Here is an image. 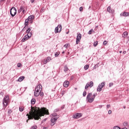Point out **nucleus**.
<instances>
[{
  "label": "nucleus",
  "instance_id": "obj_12",
  "mask_svg": "<svg viewBox=\"0 0 129 129\" xmlns=\"http://www.w3.org/2000/svg\"><path fill=\"white\" fill-rule=\"evenodd\" d=\"M81 34L80 33H77V36L76 38V44L77 45H78L79 44V42H80V40H81Z\"/></svg>",
  "mask_w": 129,
  "mask_h": 129
},
{
  "label": "nucleus",
  "instance_id": "obj_11",
  "mask_svg": "<svg viewBox=\"0 0 129 129\" xmlns=\"http://www.w3.org/2000/svg\"><path fill=\"white\" fill-rule=\"evenodd\" d=\"M82 116V113H77L75 115H73V118H75V119H77L78 118H80Z\"/></svg>",
  "mask_w": 129,
  "mask_h": 129
},
{
  "label": "nucleus",
  "instance_id": "obj_31",
  "mask_svg": "<svg viewBox=\"0 0 129 129\" xmlns=\"http://www.w3.org/2000/svg\"><path fill=\"white\" fill-rule=\"evenodd\" d=\"M127 124H128V123H127V122H124L123 123V125H124V126H127Z\"/></svg>",
  "mask_w": 129,
  "mask_h": 129
},
{
  "label": "nucleus",
  "instance_id": "obj_5",
  "mask_svg": "<svg viewBox=\"0 0 129 129\" xmlns=\"http://www.w3.org/2000/svg\"><path fill=\"white\" fill-rule=\"evenodd\" d=\"M42 85L41 84H38L37 87L35 89L34 91V96L35 93H39V92H40L42 91Z\"/></svg>",
  "mask_w": 129,
  "mask_h": 129
},
{
  "label": "nucleus",
  "instance_id": "obj_56",
  "mask_svg": "<svg viewBox=\"0 0 129 129\" xmlns=\"http://www.w3.org/2000/svg\"><path fill=\"white\" fill-rule=\"evenodd\" d=\"M43 129H48V127H44Z\"/></svg>",
  "mask_w": 129,
  "mask_h": 129
},
{
  "label": "nucleus",
  "instance_id": "obj_15",
  "mask_svg": "<svg viewBox=\"0 0 129 129\" xmlns=\"http://www.w3.org/2000/svg\"><path fill=\"white\" fill-rule=\"evenodd\" d=\"M120 16H123V17H129L128 12H123L120 14Z\"/></svg>",
  "mask_w": 129,
  "mask_h": 129
},
{
  "label": "nucleus",
  "instance_id": "obj_2",
  "mask_svg": "<svg viewBox=\"0 0 129 129\" xmlns=\"http://www.w3.org/2000/svg\"><path fill=\"white\" fill-rule=\"evenodd\" d=\"M54 116L51 117V119H50V125L51 126H53L54 125V124L56 123V122L57 121V119H58V118H59L58 117H56V116L57 115L56 114H54L53 115Z\"/></svg>",
  "mask_w": 129,
  "mask_h": 129
},
{
  "label": "nucleus",
  "instance_id": "obj_8",
  "mask_svg": "<svg viewBox=\"0 0 129 129\" xmlns=\"http://www.w3.org/2000/svg\"><path fill=\"white\" fill-rule=\"evenodd\" d=\"M61 31H62V25L59 24L57 27L55 28V33L57 34V33H60Z\"/></svg>",
  "mask_w": 129,
  "mask_h": 129
},
{
  "label": "nucleus",
  "instance_id": "obj_38",
  "mask_svg": "<svg viewBox=\"0 0 129 129\" xmlns=\"http://www.w3.org/2000/svg\"><path fill=\"white\" fill-rule=\"evenodd\" d=\"M69 46V44H66L64 45L63 47H64V48H68Z\"/></svg>",
  "mask_w": 129,
  "mask_h": 129
},
{
  "label": "nucleus",
  "instance_id": "obj_52",
  "mask_svg": "<svg viewBox=\"0 0 129 129\" xmlns=\"http://www.w3.org/2000/svg\"><path fill=\"white\" fill-rule=\"evenodd\" d=\"M25 28H26V26L25 25V26L24 27V28H23L22 31H25Z\"/></svg>",
  "mask_w": 129,
  "mask_h": 129
},
{
  "label": "nucleus",
  "instance_id": "obj_28",
  "mask_svg": "<svg viewBox=\"0 0 129 129\" xmlns=\"http://www.w3.org/2000/svg\"><path fill=\"white\" fill-rule=\"evenodd\" d=\"M46 61H47L48 62H50V61H51V57H50L49 56H48L47 57V58L46 59Z\"/></svg>",
  "mask_w": 129,
  "mask_h": 129
},
{
  "label": "nucleus",
  "instance_id": "obj_16",
  "mask_svg": "<svg viewBox=\"0 0 129 129\" xmlns=\"http://www.w3.org/2000/svg\"><path fill=\"white\" fill-rule=\"evenodd\" d=\"M69 81H65L64 82H63V86L64 87H68V86H69Z\"/></svg>",
  "mask_w": 129,
  "mask_h": 129
},
{
  "label": "nucleus",
  "instance_id": "obj_63",
  "mask_svg": "<svg viewBox=\"0 0 129 129\" xmlns=\"http://www.w3.org/2000/svg\"><path fill=\"white\" fill-rule=\"evenodd\" d=\"M75 89L77 90V88H75Z\"/></svg>",
  "mask_w": 129,
  "mask_h": 129
},
{
  "label": "nucleus",
  "instance_id": "obj_37",
  "mask_svg": "<svg viewBox=\"0 0 129 129\" xmlns=\"http://www.w3.org/2000/svg\"><path fill=\"white\" fill-rule=\"evenodd\" d=\"M24 9L25 8L24 7H21L20 8V12H22Z\"/></svg>",
  "mask_w": 129,
  "mask_h": 129
},
{
  "label": "nucleus",
  "instance_id": "obj_46",
  "mask_svg": "<svg viewBox=\"0 0 129 129\" xmlns=\"http://www.w3.org/2000/svg\"><path fill=\"white\" fill-rule=\"evenodd\" d=\"M109 107H110V105L107 104V108H109Z\"/></svg>",
  "mask_w": 129,
  "mask_h": 129
},
{
  "label": "nucleus",
  "instance_id": "obj_9",
  "mask_svg": "<svg viewBox=\"0 0 129 129\" xmlns=\"http://www.w3.org/2000/svg\"><path fill=\"white\" fill-rule=\"evenodd\" d=\"M30 38H31V34H29V35H26L22 39L21 42H26V41H27V40H29V39H30Z\"/></svg>",
  "mask_w": 129,
  "mask_h": 129
},
{
  "label": "nucleus",
  "instance_id": "obj_32",
  "mask_svg": "<svg viewBox=\"0 0 129 129\" xmlns=\"http://www.w3.org/2000/svg\"><path fill=\"white\" fill-rule=\"evenodd\" d=\"M37 125H33L31 127V129H37Z\"/></svg>",
  "mask_w": 129,
  "mask_h": 129
},
{
  "label": "nucleus",
  "instance_id": "obj_1",
  "mask_svg": "<svg viewBox=\"0 0 129 129\" xmlns=\"http://www.w3.org/2000/svg\"><path fill=\"white\" fill-rule=\"evenodd\" d=\"M31 112H30V115L27 114L29 119H35V120H39L42 116H44L45 114L49 115V110L45 107H42L41 109L39 107H34L31 106Z\"/></svg>",
  "mask_w": 129,
  "mask_h": 129
},
{
  "label": "nucleus",
  "instance_id": "obj_62",
  "mask_svg": "<svg viewBox=\"0 0 129 129\" xmlns=\"http://www.w3.org/2000/svg\"><path fill=\"white\" fill-rule=\"evenodd\" d=\"M62 95H64V93H62Z\"/></svg>",
  "mask_w": 129,
  "mask_h": 129
},
{
  "label": "nucleus",
  "instance_id": "obj_23",
  "mask_svg": "<svg viewBox=\"0 0 129 129\" xmlns=\"http://www.w3.org/2000/svg\"><path fill=\"white\" fill-rule=\"evenodd\" d=\"M26 33H27V34L29 36V34H30L31 37H32V32H30L28 29L26 30Z\"/></svg>",
  "mask_w": 129,
  "mask_h": 129
},
{
  "label": "nucleus",
  "instance_id": "obj_14",
  "mask_svg": "<svg viewBox=\"0 0 129 129\" xmlns=\"http://www.w3.org/2000/svg\"><path fill=\"white\" fill-rule=\"evenodd\" d=\"M41 96V97H43L44 96V93L41 91L38 93H35L34 96H36V97H38V96Z\"/></svg>",
  "mask_w": 129,
  "mask_h": 129
},
{
  "label": "nucleus",
  "instance_id": "obj_26",
  "mask_svg": "<svg viewBox=\"0 0 129 129\" xmlns=\"http://www.w3.org/2000/svg\"><path fill=\"white\" fill-rule=\"evenodd\" d=\"M19 111H24V107H19Z\"/></svg>",
  "mask_w": 129,
  "mask_h": 129
},
{
  "label": "nucleus",
  "instance_id": "obj_21",
  "mask_svg": "<svg viewBox=\"0 0 129 129\" xmlns=\"http://www.w3.org/2000/svg\"><path fill=\"white\" fill-rule=\"evenodd\" d=\"M107 12H108L109 13H111L112 12V9H111L110 6L108 7L107 8Z\"/></svg>",
  "mask_w": 129,
  "mask_h": 129
},
{
  "label": "nucleus",
  "instance_id": "obj_3",
  "mask_svg": "<svg viewBox=\"0 0 129 129\" xmlns=\"http://www.w3.org/2000/svg\"><path fill=\"white\" fill-rule=\"evenodd\" d=\"M10 100V97L8 96H5L3 100V106L4 108H6L7 106H8V104L9 103V101Z\"/></svg>",
  "mask_w": 129,
  "mask_h": 129
},
{
  "label": "nucleus",
  "instance_id": "obj_57",
  "mask_svg": "<svg viewBox=\"0 0 129 129\" xmlns=\"http://www.w3.org/2000/svg\"><path fill=\"white\" fill-rule=\"evenodd\" d=\"M5 1L6 0H0V2H5Z\"/></svg>",
  "mask_w": 129,
  "mask_h": 129
},
{
  "label": "nucleus",
  "instance_id": "obj_17",
  "mask_svg": "<svg viewBox=\"0 0 129 129\" xmlns=\"http://www.w3.org/2000/svg\"><path fill=\"white\" fill-rule=\"evenodd\" d=\"M63 71L65 72V73H67L68 71H69V69L68 68V67H67V65H66L63 68Z\"/></svg>",
  "mask_w": 129,
  "mask_h": 129
},
{
  "label": "nucleus",
  "instance_id": "obj_4",
  "mask_svg": "<svg viewBox=\"0 0 129 129\" xmlns=\"http://www.w3.org/2000/svg\"><path fill=\"white\" fill-rule=\"evenodd\" d=\"M92 96V93H90L88 94L87 96L86 100L88 102H89V103H92V102L94 101V98H93L92 97H91Z\"/></svg>",
  "mask_w": 129,
  "mask_h": 129
},
{
  "label": "nucleus",
  "instance_id": "obj_10",
  "mask_svg": "<svg viewBox=\"0 0 129 129\" xmlns=\"http://www.w3.org/2000/svg\"><path fill=\"white\" fill-rule=\"evenodd\" d=\"M93 87V82L91 81L90 82H88L85 87V89H87V88H88V87H89L90 88H91V87Z\"/></svg>",
  "mask_w": 129,
  "mask_h": 129
},
{
  "label": "nucleus",
  "instance_id": "obj_41",
  "mask_svg": "<svg viewBox=\"0 0 129 129\" xmlns=\"http://www.w3.org/2000/svg\"><path fill=\"white\" fill-rule=\"evenodd\" d=\"M103 44V45H104V46H105V45H106V44H107V41H106V40L104 41Z\"/></svg>",
  "mask_w": 129,
  "mask_h": 129
},
{
  "label": "nucleus",
  "instance_id": "obj_33",
  "mask_svg": "<svg viewBox=\"0 0 129 129\" xmlns=\"http://www.w3.org/2000/svg\"><path fill=\"white\" fill-rule=\"evenodd\" d=\"M113 86V83H110L109 84V87H112Z\"/></svg>",
  "mask_w": 129,
  "mask_h": 129
},
{
  "label": "nucleus",
  "instance_id": "obj_18",
  "mask_svg": "<svg viewBox=\"0 0 129 129\" xmlns=\"http://www.w3.org/2000/svg\"><path fill=\"white\" fill-rule=\"evenodd\" d=\"M128 35V33L126 31H125L124 32H123V33L122 34V37L123 38H126V37H127V35Z\"/></svg>",
  "mask_w": 129,
  "mask_h": 129
},
{
  "label": "nucleus",
  "instance_id": "obj_64",
  "mask_svg": "<svg viewBox=\"0 0 129 129\" xmlns=\"http://www.w3.org/2000/svg\"><path fill=\"white\" fill-rule=\"evenodd\" d=\"M69 32H67V34H68Z\"/></svg>",
  "mask_w": 129,
  "mask_h": 129
},
{
  "label": "nucleus",
  "instance_id": "obj_50",
  "mask_svg": "<svg viewBox=\"0 0 129 129\" xmlns=\"http://www.w3.org/2000/svg\"><path fill=\"white\" fill-rule=\"evenodd\" d=\"M12 112V110H8V113H11Z\"/></svg>",
  "mask_w": 129,
  "mask_h": 129
},
{
  "label": "nucleus",
  "instance_id": "obj_7",
  "mask_svg": "<svg viewBox=\"0 0 129 129\" xmlns=\"http://www.w3.org/2000/svg\"><path fill=\"white\" fill-rule=\"evenodd\" d=\"M10 15L14 17L15 15H17V9L15 7H12L10 10Z\"/></svg>",
  "mask_w": 129,
  "mask_h": 129
},
{
  "label": "nucleus",
  "instance_id": "obj_48",
  "mask_svg": "<svg viewBox=\"0 0 129 129\" xmlns=\"http://www.w3.org/2000/svg\"><path fill=\"white\" fill-rule=\"evenodd\" d=\"M27 30H28L29 32H31V30H32V29H31V28H28L27 29Z\"/></svg>",
  "mask_w": 129,
  "mask_h": 129
},
{
  "label": "nucleus",
  "instance_id": "obj_44",
  "mask_svg": "<svg viewBox=\"0 0 129 129\" xmlns=\"http://www.w3.org/2000/svg\"><path fill=\"white\" fill-rule=\"evenodd\" d=\"M111 112H112L111 110H109L108 111V114H111Z\"/></svg>",
  "mask_w": 129,
  "mask_h": 129
},
{
  "label": "nucleus",
  "instance_id": "obj_40",
  "mask_svg": "<svg viewBox=\"0 0 129 129\" xmlns=\"http://www.w3.org/2000/svg\"><path fill=\"white\" fill-rule=\"evenodd\" d=\"M47 120V118L44 119L43 120L41 121V123H44V122H45V121H46Z\"/></svg>",
  "mask_w": 129,
  "mask_h": 129
},
{
  "label": "nucleus",
  "instance_id": "obj_55",
  "mask_svg": "<svg viewBox=\"0 0 129 129\" xmlns=\"http://www.w3.org/2000/svg\"><path fill=\"white\" fill-rule=\"evenodd\" d=\"M95 65H96V67H98V66L99 65V63H97L96 64H95Z\"/></svg>",
  "mask_w": 129,
  "mask_h": 129
},
{
  "label": "nucleus",
  "instance_id": "obj_58",
  "mask_svg": "<svg viewBox=\"0 0 129 129\" xmlns=\"http://www.w3.org/2000/svg\"><path fill=\"white\" fill-rule=\"evenodd\" d=\"M99 107L100 108H101V107H102V105H99Z\"/></svg>",
  "mask_w": 129,
  "mask_h": 129
},
{
  "label": "nucleus",
  "instance_id": "obj_20",
  "mask_svg": "<svg viewBox=\"0 0 129 129\" xmlns=\"http://www.w3.org/2000/svg\"><path fill=\"white\" fill-rule=\"evenodd\" d=\"M29 22L30 21L27 19L25 20V23H24L25 27H27V26L29 25Z\"/></svg>",
  "mask_w": 129,
  "mask_h": 129
},
{
  "label": "nucleus",
  "instance_id": "obj_59",
  "mask_svg": "<svg viewBox=\"0 0 129 129\" xmlns=\"http://www.w3.org/2000/svg\"><path fill=\"white\" fill-rule=\"evenodd\" d=\"M119 53H120V54H121V53H122V51H120Z\"/></svg>",
  "mask_w": 129,
  "mask_h": 129
},
{
  "label": "nucleus",
  "instance_id": "obj_51",
  "mask_svg": "<svg viewBox=\"0 0 129 129\" xmlns=\"http://www.w3.org/2000/svg\"><path fill=\"white\" fill-rule=\"evenodd\" d=\"M96 65H95L94 67H93V69H96Z\"/></svg>",
  "mask_w": 129,
  "mask_h": 129
},
{
  "label": "nucleus",
  "instance_id": "obj_39",
  "mask_svg": "<svg viewBox=\"0 0 129 129\" xmlns=\"http://www.w3.org/2000/svg\"><path fill=\"white\" fill-rule=\"evenodd\" d=\"M47 63H48L47 59H44L43 64H47Z\"/></svg>",
  "mask_w": 129,
  "mask_h": 129
},
{
  "label": "nucleus",
  "instance_id": "obj_13",
  "mask_svg": "<svg viewBox=\"0 0 129 129\" xmlns=\"http://www.w3.org/2000/svg\"><path fill=\"white\" fill-rule=\"evenodd\" d=\"M34 19H35V16H34V15H30L27 18L28 21L30 22L31 24L33 23V20H34Z\"/></svg>",
  "mask_w": 129,
  "mask_h": 129
},
{
  "label": "nucleus",
  "instance_id": "obj_47",
  "mask_svg": "<svg viewBox=\"0 0 129 129\" xmlns=\"http://www.w3.org/2000/svg\"><path fill=\"white\" fill-rule=\"evenodd\" d=\"M64 107H65V105L61 106V109H64Z\"/></svg>",
  "mask_w": 129,
  "mask_h": 129
},
{
  "label": "nucleus",
  "instance_id": "obj_24",
  "mask_svg": "<svg viewBox=\"0 0 129 129\" xmlns=\"http://www.w3.org/2000/svg\"><path fill=\"white\" fill-rule=\"evenodd\" d=\"M89 68V65H88V64L85 65V66H84V69L85 70H87V69H88Z\"/></svg>",
  "mask_w": 129,
  "mask_h": 129
},
{
  "label": "nucleus",
  "instance_id": "obj_42",
  "mask_svg": "<svg viewBox=\"0 0 129 129\" xmlns=\"http://www.w3.org/2000/svg\"><path fill=\"white\" fill-rule=\"evenodd\" d=\"M21 66H22V63H18L17 64V67L20 68V67H21Z\"/></svg>",
  "mask_w": 129,
  "mask_h": 129
},
{
  "label": "nucleus",
  "instance_id": "obj_43",
  "mask_svg": "<svg viewBox=\"0 0 129 129\" xmlns=\"http://www.w3.org/2000/svg\"><path fill=\"white\" fill-rule=\"evenodd\" d=\"M75 77L74 76H71V80H73V79H74Z\"/></svg>",
  "mask_w": 129,
  "mask_h": 129
},
{
  "label": "nucleus",
  "instance_id": "obj_29",
  "mask_svg": "<svg viewBox=\"0 0 129 129\" xmlns=\"http://www.w3.org/2000/svg\"><path fill=\"white\" fill-rule=\"evenodd\" d=\"M98 44V41H96L94 43L93 46L94 47H96L97 45Z\"/></svg>",
  "mask_w": 129,
  "mask_h": 129
},
{
  "label": "nucleus",
  "instance_id": "obj_61",
  "mask_svg": "<svg viewBox=\"0 0 129 129\" xmlns=\"http://www.w3.org/2000/svg\"><path fill=\"white\" fill-rule=\"evenodd\" d=\"M65 53V51H62V54H64Z\"/></svg>",
  "mask_w": 129,
  "mask_h": 129
},
{
  "label": "nucleus",
  "instance_id": "obj_19",
  "mask_svg": "<svg viewBox=\"0 0 129 129\" xmlns=\"http://www.w3.org/2000/svg\"><path fill=\"white\" fill-rule=\"evenodd\" d=\"M24 79H25V76H21L19 78L18 81H19V82H21L23 81Z\"/></svg>",
  "mask_w": 129,
  "mask_h": 129
},
{
  "label": "nucleus",
  "instance_id": "obj_60",
  "mask_svg": "<svg viewBox=\"0 0 129 129\" xmlns=\"http://www.w3.org/2000/svg\"><path fill=\"white\" fill-rule=\"evenodd\" d=\"M123 108L125 109V106H123Z\"/></svg>",
  "mask_w": 129,
  "mask_h": 129
},
{
  "label": "nucleus",
  "instance_id": "obj_6",
  "mask_svg": "<svg viewBox=\"0 0 129 129\" xmlns=\"http://www.w3.org/2000/svg\"><path fill=\"white\" fill-rule=\"evenodd\" d=\"M105 86V82H102L100 84H99L97 89V91L100 92L101 90H102V88Z\"/></svg>",
  "mask_w": 129,
  "mask_h": 129
},
{
  "label": "nucleus",
  "instance_id": "obj_25",
  "mask_svg": "<svg viewBox=\"0 0 129 129\" xmlns=\"http://www.w3.org/2000/svg\"><path fill=\"white\" fill-rule=\"evenodd\" d=\"M45 11H46V9H45V8H44V7H42L40 10L41 13H44V12H45Z\"/></svg>",
  "mask_w": 129,
  "mask_h": 129
},
{
  "label": "nucleus",
  "instance_id": "obj_49",
  "mask_svg": "<svg viewBox=\"0 0 129 129\" xmlns=\"http://www.w3.org/2000/svg\"><path fill=\"white\" fill-rule=\"evenodd\" d=\"M83 10V8H82V7H80V12H81V11H82Z\"/></svg>",
  "mask_w": 129,
  "mask_h": 129
},
{
  "label": "nucleus",
  "instance_id": "obj_54",
  "mask_svg": "<svg viewBox=\"0 0 129 129\" xmlns=\"http://www.w3.org/2000/svg\"><path fill=\"white\" fill-rule=\"evenodd\" d=\"M125 53H126V51H123L122 54H125Z\"/></svg>",
  "mask_w": 129,
  "mask_h": 129
},
{
  "label": "nucleus",
  "instance_id": "obj_36",
  "mask_svg": "<svg viewBox=\"0 0 129 129\" xmlns=\"http://www.w3.org/2000/svg\"><path fill=\"white\" fill-rule=\"evenodd\" d=\"M86 94H87V93H86V91H84L83 93V96L84 97H85L86 96Z\"/></svg>",
  "mask_w": 129,
  "mask_h": 129
},
{
  "label": "nucleus",
  "instance_id": "obj_35",
  "mask_svg": "<svg viewBox=\"0 0 129 129\" xmlns=\"http://www.w3.org/2000/svg\"><path fill=\"white\" fill-rule=\"evenodd\" d=\"M92 31H93L92 29L90 30L88 32V34L89 35H91V34H92Z\"/></svg>",
  "mask_w": 129,
  "mask_h": 129
},
{
  "label": "nucleus",
  "instance_id": "obj_30",
  "mask_svg": "<svg viewBox=\"0 0 129 129\" xmlns=\"http://www.w3.org/2000/svg\"><path fill=\"white\" fill-rule=\"evenodd\" d=\"M97 95V93H95L93 94V98H94V99H95V97H96V96Z\"/></svg>",
  "mask_w": 129,
  "mask_h": 129
},
{
  "label": "nucleus",
  "instance_id": "obj_45",
  "mask_svg": "<svg viewBox=\"0 0 129 129\" xmlns=\"http://www.w3.org/2000/svg\"><path fill=\"white\" fill-rule=\"evenodd\" d=\"M30 2L31 3V4H33L35 2V0H30Z\"/></svg>",
  "mask_w": 129,
  "mask_h": 129
},
{
  "label": "nucleus",
  "instance_id": "obj_27",
  "mask_svg": "<svg viewBox=\"0 0 129 129\" xmlns=\"http://www.w3.org/2000/svg\"><path fill=\"white\" fill-rule=\"evenodd\" d=\"M60 55V52H56L55 53V57H58Z\"/></svg>",
  "mask_w": 129,
  "mask_h": 129
},
{
  "label": "nucleus",
  "instance_id": "obj_53",
  "mask_svg": "<svg viewBox=\"0 0 129 129\" xmlns=\"http://www.w3.org/2000/svg\"><path fill=\"white\" fill-rule=\"evenodd\" d=\"M22 13H23V14H25V10L24 9L23 10Z\"/></svg>",
  "mask_w": 129,
  "mask_h": 129
},
{
  "label": "nucleus",
  "instance_id": "obj_22",
  "mask_svg": "<svg viewBox=\"0 0 129 129\" xmlns=\"http://www.w3.org/2000/svg\"><path fill=\"white\" fill-rule=\"evenodd\" d=\"M31 104H35L36 103V99H32L31 100Z\"/></svg>",
  "mask_w": 129,
  "mask_h": 129
},
{
  "label": "nucleus",
  "instance_id": "obj_34",
  "mask_svg": "<svg viewBox=\"0 0 129 129\" xmlns=\"http://www.w3.org/2000/svg\"><path fill=\"white\" fill-rule=\"evenodd\" d=\"M59 110L60 109L59 108L55 109V110H54V112H58V111H59Z\"/></svg>",
  "mask_w": 129,
  "mask_h": 129
}]
</instances>
